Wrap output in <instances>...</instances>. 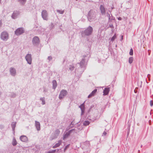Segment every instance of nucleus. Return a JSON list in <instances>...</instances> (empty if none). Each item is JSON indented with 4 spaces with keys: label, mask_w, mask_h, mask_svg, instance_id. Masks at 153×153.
<instances>
[{
    "label": "nucleus",
    "mask_w": 153,
    "mask_h": 153,
    "mask_svg": "<svg viewBox=\"0 0 153 153\" xmlns=\"http://www.w3.org/2000/svg\"><path fill=\"white\" fill-rule=\"evenodd\" d=\"M8 34L6 32L4 31L1 33V38L3 40H7L8 38Z\"/></svg>",
    "instance_id": "f257e3e1"
},
{
    "label": "nucleus",
    "mask_w": 153,
    "mask_h": 153,
    "mask_svg": "<svg viewBox=\"0 0 153 153\" xmlns=\"http://www.w3.org/2000/svg\"><path fill=\"white\" fill-rule=\"evenodd\" d=\"M92 30L93 29L92 27L91 26H89L85 30V34L86 35H89L91 34Z\"/></svg>",
    "instance_id": "f03ea898"
},
{
    "label": "nucleus",
    "mask_w": 153,
    "mask_h": 153,
    "mask_svg": "<svg viewBox=\"0 0 153 153\" xmlns=\"http://www.w3.org/2000/svg\"><path fill=\"white\" fill-rule=\"evenodd\" d=\"M24 30L22 28H19L15 31V33L17 35H20L24 33Z\"/></svg>",
    "instance_id": "7ed1b4c3"
},
{
    "label": "nucleus",
    "mask_w": 153,
    "mask_h": 153,
    "mask_svg": "<svg viewBox=\"0 0 153 153\" xmlns=\"http://www.w3.org/2000/svg\"><path fill=\"white\" fill-rule=\"evenodd\" d=\"M67 92L65 90H62L59 95V98L60 99H62L64 97L66 96L67 94Z\"/></svg>",
    "instance_id": "20e7f679"
},
{
    "label": "nucleus",
    "mask_w": 153,
    "mask_h": 153,
    "mask_svg": "<svg viewBox=\"0 0 153 153\" xmlns=\"http://www.w3.org/2000/svg\"><path fill=\"white\" fill-rule=\"evenodd\" d=\"M42 17L44 20H47L48 14L46 10H44L42 11Z\"/></svg>",
    "instance_id": "39448f33"
},
{
    "label": "nucleus",
    "mask_w": 153,
    "mask_h": 153,
    "mask_svg": "<svg viewBox=\"0 0 153 153\" xmlns=\"http://www.w3.org/2000/svg\"><path fill=\"white\" fill-rule=\"evenodd\" d=\"M25 58L28 63L30 64L31 63L32 61L31 55L30 54H27L25 57Z\"/></svg>",
    "instance_id": "423d86ee"
},
{
    "label": "nucleus",
    "mask_w": 153,
    "mask_h": 153,
    "mask_svg": "<svg viewBox=\"0 0 153 153\" xmlns=\"http://www.w3.org/2000/svg\"><path fill=\"white\" fill-rule=\"evenodd\" d=\"M39 42V39L36 36L33 38V44L38 43Z\"/></svg>",
    "instance_id": "0eeeda50"
},
{
    "label": "nucleus",
    "mask_w": 153,
    "mask_h": 153,
    "mask_svg": "<svg viewBox=\"0 0 153 153\" xmlns=\"http://www.w3.org/2000/svg\"><path fill=\"white\" fill-rule=\"evenodd\" d=\"M20 138L21 141L22 142H26L27 141V138L25 136H22L20 137Z\"/></svg>",
    "instance_id": "6e6552de"
},
{
    "label": "nucleus",
    "mask_w": 153,
    "mask_h": 153,
    "mask_svg": "<svg viewBox=\"0 0 153 153\" xmlns=\"http://www.w3.org/2000/svg\"><path fill=\"white\" fill-rule=\"evenodd\" d=\"M19 13L18 11H15L13 13L12 16V18L13 19H15L17 17V16L19 15Z\"/></svg>",
    "instance_id": "1a4fd4ad"
},
{
    "label": "nucleus",
    "mask_w": 153,
    "mask_h": 153,
    "mask_svg": "<svg viewBox=\"0 0 153 153\" xmlns=\"http://www.w3.org/2000/svg\"><path fill=\"white\" fill-rule=\"evenodd\" d=\"M100 10L102 14H104L105 13V9L104 7L102 5H101L100 6Z\"/></svg>",
    "instance_id": "9d476101"
},
{
    "label": "nucleus",
    "mask_w": 153,
    "mask_h": 153,
    "mask_svg": "<svg viewBox=\"0 0 153 153\" xmlns=\"http://www.w3.org/2000/svg\"><path fill=\"white\" fill-rule=\"evenodd\" d=\"M109 88H105L103 91V95H107L109 91Z\"/></svg>",
    "instance_id": "9b49d317"
},
{
    "label": "nucleus",
    "mask_w": 153,
    "mask_h": 153,
    "mask_svg": "<svg viewBox=\"0 0 153 153\" xmlns=\"http://www.w3.org/2000/svg\"><path fill=\"white\" fill-rule=\"evenodd\" d=\"M97 89H95L88 96V98H90L94 96L97 91Z\"/></svg>",
    "instance_id": "f8f14e48"
},
{
    "label": "nucleus",
    "mask_w": 153,
    "mask_h": 153,
    "mask_svg": "<svg viewBox=\"0 0 153 153\" xmlns=\"http://www.w3.org/2000/svg\"><path fill=\"white\" fill-rule=\"evenodd\" d=\"M35 126L38 130H39L40 129V124L39 122L36 121H35Z\"/></svg>",
    "instance_id": "ddd939ff"
},
{
    "label": "nucleus",
    "mask_w": 153,
    "mask_h": 153,
    "mask_svg": "<svg viewBox=\"0 0 153 153\" xmlns=\"http://www.w3.org/2000/svg\"><path fill=\"white\" fill-rule=\"evenodd\" d=\"M72 130H71L70 131H69L68 132H67L65 134L63 137V139H64L65 138H67L69 136V135H70L71 133V131Z\"/></svg>",
    "instance_id": "4468645a"
},
{
    "label": "nucleus",
    "mask_w": 153,
    "mask_h": 153,
    "mask_svg": "<svg viewBox=\"0 0 153 153\" xmlns=\"http://www.w3.org/2000/svg\"><path fill=\"white\" fill-rule=\"evenodd\" d=\"M10 72L12 75H14L16 73L15 70L13 68H11L10 69Z\"/></svg>",
    "instance_id": "2eb2a0df"
},
{
    "label": "nucleus",
    "mask_w": 153,
    "mask_h": 153,
    "mask_svg": "<svg viewBox=\"0 0 153 153\" xmlns=\"http://www.w3.org/2000/svg\"><path fill=\"white\" fill-rule=\"evenodd\" d=\"M27 0H17V1L22 4H24L26 2Z\"/></svg>",
    "instance_id": "dca6fc26"
},
{
    "label": "nucleus",
    "mask_w": 153,
    "mask_h": 153,
    "mask_svg": "<svg viewBox=\"0 0 153 153\" xmlns=\"http://www.w3.org/2000/svg\"><path fill=\"white\" fill-rule=\"evenodd\" d=\"M61 144V141H59L53 147V148H56L59 146Z\"/></svg>",
    "instance_id": "f3484780"
},
{
    "label": "nucleus",
    "mask_w": 153,
    "mask_h": 153,
    "mask_svg": "<svg viewBox=\"0 0 153 153\" xmlns=\"http://www.w3.org/2000/svg\"><path fill=\"white\" fill-rule=\"evenodd\" d=\"M53 87L54 89H55L57 86V83L56 80H53Z\"/></svg>",
    "instance_id": "a211bd4d"
},
{
    "label": "nucleus",
    "mask_w": 153,
    "mask_h": 153,
    "mask_svg": "<svg viewBox=\"0 0 153 153\" xmlns=\"http://www.w3.org/2000/svg\"><path fill=\"white\" fill-rule=\"evenodd\" d=\"M12 145L14 146H16L17 144V142L16 140L14 138L13 140L12 143Z\"/></svg>",
    "instance_id": "6ab92c4d"
},
{
    "label": "nucleus",
    "mask_w": 153,
    "mask_h": 153,
    "mask_svg": "<svg viewBox=\"0 0 153 153\" xmlns=\"http://www.w3.org/2000/svg\"><path fill=\"white\" fill-rule=\"evenodd\" d=\"M133 60V58L132 57H130L129 58V60H128V62L130 64L131 63Z\"/></svg>",
    "instance_id": "aec40b11"
},
{
    "label": "nucleus",
    "mask_w": 153,
    "mask_h": 153,
    "mask_svg": "<svg viewBox=\"0 0 153 153\" xmlns=\"http://www.w3.org/2000/svg\"><path fill=\"white\" fill-rule=\"evenodd\" d=\"M89 124V122L88 121H85L83 123V125L84 126H87Z\"/></svg>",
    "instance_id": "412c9836"
},
{
    "label": "nucleus",
    "mask_w": 153,
    "mask_h": 153,
    "mask_svg": "<svg viewBox=\"0 0 153 153\" xmlns=\"http://www.w3.org/2000/svg\"><path fill=\"white\" fill-rule=\"evenodd\" d=\"M117 37L116 34H115L111 38V41H114Z\"/></svg>",
    "instance_id": "4be33fe9"
},
{
    "label": "nucleus",
    "mask_w": 153,
    "mask_h": 153,
    "mask_svg": "<svg viewBox=\"0 0 153 153\" xmlns=\"http://www.w3.org/2000/svg\"><path fill=\"white\" fill-rule=\"evenodd\" d=\"M133 50L132 48L131 49L129 52V54L130 55H133Z\"/></svg>",
    "instance_id": "5701e85b"
},
{
    "label": "nucleus",
    "mask_w": 153,
    "mask_h": 153,
    "mask_svg": "<svg viewBox=\"0 0 153 153\" xmlns=\"http://www.w3.org/2000/svg\"><path fill=\"white\" fill-rule=\"evenodd\" d=\"M150 105L152 106L153 105V101L152 100H151L150 102Z\"/></svg>",
    "instance_id": "b1692460"
},
{
    "label": "nucleus",
    "mask_w": 153,
    "mask_h": 153,
    "mask_svg": "<svg viewBox=\"0 0 153 153\" xmlns=\"http://www.w3.org/2000/svg\"><path fill=\"white\" fill-rule=\"evenodd\" d=\"M57 11L61 14H62L63 13V11H60L59 10H57Z\"/></svg>",
    "instance_id": "393cba45"
},
{
    "label": "nucleus",
    "mask_w": 153,
    "mask_h": 153,
    "mask_svg": "<svg viewBox=\"0 0 153 153\" xmlns=\"http://www.w3.org/2000/svg\"><path fill=\"white\" fill-rule=\"evenodd\" d=\"M41 100H42V104L44 105V104H45V102L44 100L42 99H41Z\"/></svg>",
    "instance_id": "a878e982"
},
{
    "label": "nucleus",
    "mask_w": 153,
    "mask_h": 153,
    "mask_svg": "<svg viewBox=\"0 0 153 153\" xmlns=\"http://www.w3.org/2000/svg\"><path fill=\"white\" fill-rule=\"evenodd\" d=\"M48 59L49 60H50L52 59V57L51 56H49L48 57Z\"/></svg>",
    "instance_id": "bb28decb"
},
{
    "label": "nucleus",
    "mask_w": 153,
    "mask_h": 153,
    "mask_svg": "<svg viewBox=\"0 0 153 153\" xmlns=\"http://www.w3.org/2000/svg\"><path fill=\"white\" fill-rule=\"evenodd\" d=\"M1 21H0V26L1 25Z\"/></svg>",
    "instance_id": "cd10ccee"
},
{
    "label": "nucleus",
    "mask_w": 153,
    "mask_h": 153,
    "mask_svg": "<svg viewBox=\"0 0 153 153\" xmlns=\"http://www.w3.org/2000/svg\"><path fill=\"white\" fill-rule=\"evenodd\" d=\"M118 20H121V18L120 17H119V18H118Z\"/></svg>",
    "instance_id": "c85d7f7f"
},
{
    "label": "nucleus",
    "mask_w": 153,
    "mask_h": 153,
    "mask_svg": "<svg viewBox=\"0 0 153 153\" xmlns=\"http://www.w3.org/2000/svg\"><path fill=\"white\" fill-rule=\"evenodd\" d=\"M147 76L149 78V77L150 76V75L149 74H148Z\"/></svg>",
    "instance_id": "c756f323"
},
{
    "label": "nucleus",
    "mask_w": 153,
    "mask_h": 153,
    "mask_svg": "<svg viewBox=\"0 0 153 153\" xmlns=\"http://www.w3.org/2000/svg\"><path fill=\"white\" fill-rule=\"evenodd\" d=\"M123 36H122V39H123Z\"/></svg>",
    "instance_id": "7c9ffc66"
},
{
    "label": "nucleus",
    "mask_w": 153,
    "mask_h": 153,
    "mask_svg": "<svg viewBox=\"0 0 153 153\" xmlns=\"http://www.w3.org/2000/svg\"><path fill=\"white\" fill-rule=\"evenodd\" d=\"M106 134V133H104L105 135Z\"/></svg>",
    "instance_id": "2f4dec72"
},
{
    "label": "nucleus",
    "mask_w": 153,
    "mask_h": 153,
    "mask_svg": "<svg viewBox=\"0 0 153 153\" xmlns=\"http://www.w3.org/2000/svg\"><path fill=\"white\" fill-rule=\"evenodd\" d=\"M106 134V133H104L105 135Z\"/></svg>",
    "instance_id": "473e14b6"
},
{
    "label": "nucleus",
    "mask_w": 153,
    "mask_h": 153,
    "mask_svg": "<svg viewBox=\"0 0 153 153\" xmlns=\"http://www.w3.org/2000/svg\"><path fill=\"white\" fill-rule=\"evenodd\" d=\"M83 106V105H81V106Z\"/></svg>",
    "instance_id": "72a5a7b5"
},
{
    "label": "nucleus",
    "mask_w": 153,
    "mask_h": 153,
    "mask_svg": "<svg viewBox=\"0 0 153 153\" xmlns=\"http://www.w3.org/2000/svg\"><path fill=\"white\" fill-rule=\"evenodd\" d=\"M76 1H77L78 0H76Z\"/></svg>",
    "instance_id": "f704fd0d"
}]
</instances>
